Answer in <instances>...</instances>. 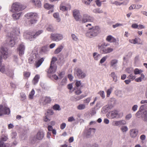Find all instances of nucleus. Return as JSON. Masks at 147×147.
I'll list each match as a JSON object with an SVG mask.
<instances>
[{
    "label": "nucleus",
    "instance_id": "nucleus-1",
    "mask_svg": "<svg viewBox=\"0 0 147 147\" xmlns=\"http://www.w3.org/2000/svg\"><path fill=\"white\" fill-rule=\"evenodd\" d=\"M43 32L42 30H39L36 32L33 31H27L24 33V36L25 38L28 39L30 41L34 40L42 33Z\"/></svg>",
    "mask_w": 147,
    "mask_h": 147
},
{
    "label": "nucleus",
    "instance_id": "nucleus-2",
    "mask_svg": "<svg viewBox=\"0 0 147 147\" xmlns=\"http://www.w3.org/2000/svg\"><path fill=\"white\" fill-rule=\"evenodd\" d=\"M100 28L98 26L89 28L85 34L86 36L90 38L96 36L99 33Z\"/></svg>",
    "mask_w": 147,
    "mask_h": 147
},
{
    "label": "nucleus",
    "instance_id": "nucleus-3",
    "mask_svg": "<svg viewBox=\"0 0 147 147\" xmlns=\"http://www.w3.org/2000/svg\"><path fill=\"white\" fill-rule=\"evenodd\" d=\"M1 55H0V71L4 73L5 71V68L3 65L1 64L2 61V57L4 59H7L8 57L7 49L6 48L2 47L1 49Z\"/></svg>",
    "mask_w": 147,
    "mask_h": 147
},
{
    "label": "nucleus",
    "instance_id": "nucleus-4",
    "mask_svg": "<svg viewBox=\"0 0 147 147\" xmlns=\"http://www.w3.org/2000/svg\"><path fill=\"white\" fill-rule=\"evenodd\" d=\"M11 11L14 12H18L24 9L25 8L20 3L15 2L13 3L11 7Z\"/></svg>",
    "mask_w": 147,
    "mask_h": 147
},
{
    "label": "nucleus",
    "instance_id": "nucleus-5",
    "mask_svg": "<svg viewBox=\"0 0 147 147\" xmlns=\"http://www.w3.org/2000/svg\"><path fill=\"white\" fill-rule=\"evenodd\" d=\"M74 75L75 77L80 79L85 78L86 76V73L84 72L81 69L77 68L74 71Z\"/></svg>",
    "mask_w": 147,
    "mask_h": 147
},
{
    "label": "nucleus",
    "instance_id": "nucleus-6",
    "mask_svg": "<svg viewBox=\"0 0 147 147\" xmlns=\"http://www.w3.org/2000/svg\"><path fill=\"white\" fill-rule=\"evenodd\" d=\"M17 39V37L15 35L10 34L9 35L7 41L8 45L11 47H13L15 44V40Z\"/></svg>",
    "mask_w": 147,
    "mask_h": 147
},
{
    "label": "nucleus",
    "instance_id": "nucleus-7",
    "mask_svg": "<svg viewBox=\"0 0 147 147\" xmlns=\"http://www.w3.org/2000/svg\"><path fill=\"white\" fill-rule=\"evenodd\" d=\"M50 38L53 41L58 42L62 40L63 38V36L61 34L54 33L51 34Z\"/></svg>",
    "mask_w": 147,
    "mask_h": 147
},
{
    "label": "nucleus",
    "instance_id": "nucleus-8",
    "mask_svg": "<svg viewBox=\"0 0 147 147\" xmlns=\"http://www.w3.org/2000/svg\"><path fill=\"white\" fill-rule=\"evenodd\" d=\"M10 111L9 108L2 105H0V116L4 115H9Z\"/></svg>",
    "mask_w": 147,
    "mask_h": 147
},
{
    "label": "nucleus",
    "instance_id": "nucleus-9",
    "mask_svg": "<svg viewBox=\"0 0 147 147\" xmlns=\"http://www.w3.org/2000/svg\"><path fill=\"white\" fill-rule=\"evenodd\" d=\"M109 117L111 119H114L115 118H119L122 116L123 113H118V112L115 110L111 111L109 113Z\"/></svg>",
    "mask_w": 147,
    "mask_h": 147
},
{
    "label": "nucleus",
    "instance_id": "nucleus-10",
    "mask_svg": "<svg viewBox=\"0 0 147 147\" xmlns=\"http://www.w3.org/2000/svg\"><path fill=\"white\" fill-rule=\"evenodd\" d=\"M94 20V18L89 15L85 14L83 15L82 22L86 23L88 22H93Z\"/></svg>",
    "mask_w": 147,
    "mask_h": 147
},
{
    "label": "nucleus",
    "instance_id": "nucleus-11",
    "mask_svg": "<svg viewBox=\"0 0 147 147\" xmlns=\"http://www.w3.org/2000/svg\"><path fill=\"white\" fill-rule=\"evenodd\" d=\"M73 15L76 21H80L82 17L80 11L77 9L73 11Z\"/></svg>",
    "mask_w": 147,
    "mask_h": 147
},
{
    "label": "nucleus",
    "instance_id": "nucleus-12",
    "mask_svg": "<svg viewBox=\"0 0 147 147\" xmlns=\"http://www.w3.org/2000/svg\"><path fill=\"white\" fill-rule=\"evenodd\" d=\"M95 130L94 128H90L86 130L85 132L86 137L88 138L92 137L95 133Z\"/></svg>",
    "mask_w": 147,
    "mask_h": 147
},
{
    "label": "nucleus",
    "instance_id": "nucleus-13",
    "mask_svg": "<svg viewBox=\"0 0 147 147\" xmlns=\"http://www.w3.org/2000/svg\"><path fill=\"white\" fill-rule=\"evenodd\" d=\"M51 101V99L50 97L45 96L42 97L40 99L39 102L42 105H45L50 103Z\"/></svg>",
    "mask_w": 147,
    "mask_h": 147
},
{
    "label": "nucleus",
    "instance_id": "nucleus-14",
    "mask_svg": "<svg viewBox=\"0 0 147 147\" xmlns=\"http://www.w3.org/2000/svg\"><path fill=\"white\" fill-rule=\"evenodd\" d=\"M25 47L23 44H20L18 48V51L19 52L20 56H21L24 54Z\"/></svg>",
    "mask_w": 147,
    "mask_h": 147
},
{
    "label": "nucleus",
    "instance_id": "nucleus-15",
    "mask_svg": "<svg viewBox=\"0 0 147 147\" xmlns=\"http://www.w3.org/2000/svg\"><path fill=\"white\" fill-rule=\"evenodd\" d=\"M129 132L131 137L132 138H134L138 135V131L136 129H132L130 130Z\"/></svg>",
    "mask_w": 147,
    "mask_h": 147
},
{
    "label": "nucleus",
    "instance_id": "nucleus-16",
    "mask_svg": "<svg viewBox=\"0 0 147 147\" xmlns=\"http://www.w3.org/2000/svg\"><path fill=\"white\" fill-rule=\"evenodd\" d=\"M118 61V60L116 59H113L111 60L110 62V67H113V68L115 69H117V63Z\"/></svg>",
    "mask_w": 147,
    "mask_h": 147
},
{
    "label": "nucleus",
    "instance_id": "nucleus-17",
    "mask_svg": "<svg viewBox=\"0 0 147 147\" xmlns=\"http://www.w3.org/2000/svg\"><path fill=\"white\" fill-rule=\"evenodd\" d=\"M65 4V2L62 3L60 5V9L62 11L67 10L68 9L70 10L71 9L70 6L69 5H67L65 6L64 5Z\"/></svg>",
    "mask_w": 147,
    "mask_h": 147
},
{
    "label": "nucleus",
    "instance_id": "nucleus-18",
    "mask_svg": "<svg viewBox=\"0 0 147 147\" xmlns=\"http://www.w3.org/2000/svg\"><path fill=\"white\" fill-rule=\"evenodd\" d=\"M38 15L37 13H35L30 12L26 14L25 16L28 19L32 18H33L37 17Z\"/></svg>",
    "mask_w": 147,
    "mask_h": 147
},
{
    "label": "nucleus",
    "instance_id": "nucleus-19",
    "mask_svg": "<svg viewBox=\"0 0 147 147\" xmlns=\"http://www.w3.org/2000/svg\"><path fill=\"white\" fill-rule=\"evenodd\" d=\"M53 5L50 4L49 3H46L44 5V7L45 9H51V10L48 11V13H50L53 12Z\"/></svg>",
    "mask_w": 147,
    "mask_h": 147
},
{
    "label": "nucleus",
    "instance_id": "nucleus-20",
    "mask_svg": "<svg viewBox=\"0 0 147 147\" xmlns=\"http://www.w3.org/2000/svg\"><path fill=\"white\" fill-rule=\"evenodd\" d=\"M109 45V44H108L106 42H104L100 45H99L98 46V49L100 50V52H102V50L103 49H104V48H105V47H107Z\"/></svg>",
    "mask_w": 147,
    "mask_h": 147
},
{
    "label": "nucleus",
    "instance_id": "nucleus-21",
    "mask_svg": "<svg viewBox=\"0 0 147 147\" xmlns=\"http://www.w3.org/2000/svg\"><path fill=\"white\" fill-rule=\"evenodd\" d=\"M113 50V48L110 47L105 48L100 53L102 54H107L111 52Z\"/></svg>",
    "mask_w": 147,
    "mask_h": 147
},
{
    "label": "nucleus",
    "instance_id": "nucleus-22",
    "mask_svg": "<svg viewBox=\"0 0 147 147\" xmlns=\"http://www.w3.org/2000/svg\"><path fill=\"white\" fill-rule=\"evenodd\" d=\"M57 66L56 65H50L48 72L50 73H54L56 70Z\"/></svg>",
    "mask_w": 147,
    "mask_h": 147
},
{
    "label": "nucleus",
    "instance_id": "nucleus-23",
    "mask_svg": "<svg viewBox=\"0 0 147 147\" xmlns=\"http://www.w3.org/2000/svg\"><path fill=\"white\" fill-rule=\"evenodd\" d=\"M31 1L33 5L37 7H40L41 5V2L39 0H31Z\"/></svg>",
    "mask_w": 147,
    "mask_h": 147
},
{
    "label": "nucleus",
    "instance_id": "nucleus-24",
    "mask_svg": "<svg viewBox=\"0 0 147 147\" xmlns=\"http://www.w3.org/2000/svg\"><path fill=\"white\" fill-rule=\"evenodd\" d=\"M22 13L21 12H20L18 13H15L13 14L12 16L13 19L14 20H16L19 19L20 16L22 15Z\"/></svg>",
    "mask_w": 147,
    "mask_h": 147
},
{
    "label": "nucleus",
    "instance_id": "nucleus-25",
    "mask_svg": "<svg viewBox=\"0 0 147 147\" xmlns=\"http://www.w3.org/2000/svg\"><path fill=\"white\" fill-rule=\"evenodd\" d=\"M126 124V122L125 120H122L115 122V125L119 126L124 125Z\"/></svg>",
    "mask_w": 147,
    "mask_h": 147
},
{
    "label": "nucleus",
    "instance_id": "nucleus-26",
    "mask_svg": "<svg viewBox=\"0 0 147 147\" xmlns=\"http://www.w3.org/2000/svg\"><path fill=\"white\" fill-rule=\"evenodd\" d=\"M63 48V46L62 45H60L59 46L55 51L54 53L57 54L61 52Z\"/></svg>",
    "mask_w": 147,
    "mask_h": 147
},
{
    "label": "nucleus",
    "instance_id": "nucleus-27",
    "mask_svg": "<svg viewBox=\"0 0 147 147\" xmlns=\"http://www.w3.org/2000/svg\"><path fill=\"white\" fill-rule=\"evenodd\" d=\"M44 137V134L42 132H38L36 135V138L39 140H42Z\"/></svg>",
    "mask_w": 147,
    "mask_h": 147
},
{
    "label": "nucleus",
    "instance_id": "nucleus-28",
    "mask_svg": "<svg viewBox=\"0 0 147 147\" xmlns=\"http://www.w3.org/2000/svg\"><path fill=\"white\" fill-rule=\"evenodd\" d=\"M141 117L143 120L147 123V112L146 111H144L142 114Z\"/></svg>",
    "mask_w": 147,
    "mask_h": 147
},
{
    "label": "nucleus",
    "instance_id": "nucleus-29",
    "mask_svg": "<svg viewBox=\"0 0 147 147\" xmlns=\"http://www.w3.org/2000/svg\"><path fill=\"white\" fill-rule=\"evenodd\" d=\"M40 76L38 75H36L34 77L32 81V82L34 84H36L38 81Z\"/></svg>",
    "mask_w": 147,
    "mask_h": 147
},
{
    "label": "nucleus",
    "instance_id": "nucleus-30",
    "mask_svg": "<svg viewBox=\"0 0 147 147\" xmlns=\"http://www.w3.org/2000/svg\"><path fill=\"white\" fill-rule=\"evenodd\" d=\"M53 16L54 18L56 19L57 22H59L60 21L61 19L59 18V13H54L53 14Z\"/></svg>",
    "mask_w": 147,
    "mask_h": 147
},
{
    "label": "nucleus",
    "instance_id": "nucleus-31",
    "mask_svg": "<svg viewBox=\"0 0 147 147\" xmlns=\"http://www.w3.org/2000/svg\"><path fill=\"white\" fill-rule=\"evenodd\" d=\"M8 138L6 136L3 135L1 136L0 140V143H1V144H3L4 143V142L6 141Z\"/></svg>",
    "mask_w": 147,
    "mask_h": 147
},
{
    "label": "nucleus",
    "instance_id": "nucleus-32",
    "mask_svg": "<svg viewBox=\"0 0 147 147\" xmlns=\"http://www.w3.org/2000/svg\"><path fill=\"white\" fill-rule=\"evenodd\" d=\"M113 107V106L112 105H107L104 106L102 108L103 110L105 111H107L109 109H111Z\"/></svg>",
    "mask_w": 147,
    "mask_h": 147
},
{
    "label": "nucleus",
    "instance_id": "nucleus-33",
    "mask_svg": "<svg viewBox=\"0 0 147 147\" xmlns=\"http://www.w3.org/2000/svg\"><path fill=\"white\" fill-rule=\"evenodd\" d=\"M128 2H129V1H124L123 2L120 3L118 2V1H116L115 2H114L113 3V4H115L116 5H119L120 6V5H121L122 4H124L125 3V2L126 3V4H127V3H128Z\"/></svg>",
    "mask_w": 147,
    "mask_h": 147
},
{
    "label": "nucleus",
    "instance_id": "nucleus-34",
    "mask_svg": "<svg viewBox=\"0 0 147 147\" xmlns=\"http://www.w3.org/2000/svg\"><path fill=\"white\" fill-rule=\"evenodd\" d=\"M77 109L79 110H82L86 108V105L84 104H80L77 107Z\"/></svg>",
    "mask_w": 147,
    "mask_h": 147
},
{
    "label": "nucleus",
    "instance_id": "nucleus-35",
    "mask_svg": "<svg viewBox=\"0 0 147 147\" xmlns=\"http://www.w3.org/2000/svg\"><path fill=\"white\" fill-rule=\"evenodd\" d=\"M110 76L112 77L114 82H116L117 81V76L115 72H112L110 74Z\"/></svg>",
    "mask_w": 147,
    "mask_h": 147
},
{
    "label": "nucleus",
    "instance_id": "nucleus-36",
    "mask_svg": "<svg viewBox=\"0 0 147 147\" xmlns=\"http://www.w3.org/2000/svg\"><path fill=\"white\" fill-rule=\"evenodd\" d=\"M44 60V59L43 58H42L39 59L36 62V67H38L42 64Z\"/></svg>",
    "mask_w": 147,
    "mask_h": 147
},
{
    "label": "nucleus",
    "instance_id": "nucleus-37",
    "mask_svg": "<svg viewBox=\"0 0 147 147\" xmlns=\"http://www.w3.org/2000/svg\"><path fill=\"white\" fill-rule=\"evenodd\" d=\"M93 11L95 13H100L103 12L102 10L100 8L95 9L93 10Z\"/></svg>",
    "mask_w": 147,
    "mask_h": 147
},
{
    "label": "nucleus",
    "instance_id": "nucleus-38",
    "mask_svg": "<svg viewBox=\"0 0 147 147\" xmlns=\"http://www.w3.org/2000/svg\"><path fill=\"white\" fill-rule=\"evenodd\" d=\"M36 18L37 17H36V18H31V19L29 21V24H31L32 25L36 23L37 21V20H36Z\"/></svg>",
    "mask_w": 147,
    "mask_h": 147
},
{
    "label": "nucleus",
    "instance_id": "nucleus-39",
    "mask_svg": "<svg viewBox=\"0 0 147 147\" xmlns=\"http://www.w3.org/2000/svg\"><path fill=\"white\" fill-rule=\"evenodd\" d=\"M93 57L95 60H98L100 58V55L97 53L95 52L93 53Z\"/></svg>",
    "mask_w": 147,
    "mask_h": 147
},
{
    "label": "nucleus",
    "instance_id": "nucleus-40",
    "mask_svg": "<svg viewBox=\"0 0 147 147\" xmlns=\"http://www.w3.org/2000/svg\"><path fill=\"white\" fill-rule=\"evenodd\" d=\"M35 94V91L34 89H32L31 91L30 92L29 98L30 99H32L33 98V96Z\"/></svg>",
    "mask_w": 147,
    "mask_h": 147
},
{
    "label": "nucleus",
    "instance_id": "nucleus-41",
    "mask_svg": "<svg viewBox=\"0 0 147 147\" xmlns=\"http://www.w3.org/2000/svg\"><path fill=\"white\" fill-rule=\"evenodd\" d=\"M121 129L123 132H126L128 130V128L126 126H123L121 127Z\"/></svg>",
    "mask_w": 147,
    "mask_h": 147
},
{
    "label": "nucleus",
    "instance_id": "nucleus-42",
    "mask_svg": "<svg viewBox=\"0 0 147 147\" xmlns=\"http://www.w3.org/2000/svg\"><path fill=\"white\" fill-rule=\"evenodd\" d=\"M57 60V59L56 57H53L52 59L50 65H56L55 64V63Z\"/></svg>",
    "mask_w": 147,
    "mask_h": 147
},
{
    "label": "nucleus",
    "instance_id": "nucleus-43",
    "mask_svg": "<svg viewBox=\"0 0 147 147\" xmlns=\"http://www.w3.org/2000/svg\"><path fill=\"white\" fill-rule=\"evenodd\" d=\"M67 78H64L62 80V81L60 83V84L61 86H63L65 85L67 83Z\"/></svg>",
    "mask_w": 147,
    "mask_h": 147
},
{
    "label": "nucleus",
    "instance_id": "nucleus-44",
    "mask_svg": "<svg viewBox=\"0 0 147 147\" xmlns=\"http://www.w3.org/2000/svg\"><path fill=\"white\" fill-rule=\"evenodd\" d=\"M98 94H99L102 98H104L105 97V92L103 91H100L98 92Z\"/></svg>",
    "mask_w": 147,
    "mask_h": 147
},
{
    "label": "nucleus",
    "instance_id": "nucleus-45",
    "mask_svg": "<svg viewBox=\"0 0 147 147\" xmlns=\"http://www.w3.org/2000/svg\"><path fill=\"white\" fill-rule=\"evenodd\" d=\"M147 104H144L141 105L140 108L139 110L141 112L142 111H143L144 109L146 110Z\"/></svg>",
    "mask_w": 147,
    "mask_h": 147
},
{
    "label": "nucleus",
    "instance_id": "nucleus-46",
    "mask_svg": "<svg viewBox=\"0 0 147 147\" xmlns=\"http://www.w3.org/2000/svg\"><path fill=\"white\" fill-rule=\"evenodd\" d=\"M129 42L131 43L136 44L138 43V40L136 38L134 39H130L129 40Z\"/></svg>",
    "mask_w": 147,
    "mask_h": 147
},
{
    "label": "nucleus",
    "instance_id": "nucleus-47",
    "mask_svg": "<svg viewBox=\"0 0 147 147\" xmlns=\"http://www.w3.org/2000/svg\"><path fill=\"white\" fill-rule=\"evenodd\" d=\"M142 72L141 70H139L138 68H136L134 70V74L136 75L140 74Z\"/></svg>",
    "mask_w": 147,
    "mask_h": 147
},
{
    "label": "nucleus",
    "instance_id": "nucleus-48",
    "mask_svg": "<svg viewBox=\"0 0 147 147\" xmlns=\"http://www.w3.org/2000/svg\"><path fill=\"white\" fill-rule=\"evenodd\" d=\"M42 51L44 52H46L47 51H49V48L47 46H45L42 47L41 49Z\"/></svg>",
    "mask_w": 147,
    "mask_h": 147
},
{
    "label": "nucleus",
    "instance_id": "nucleus-49",
    "mask_svg": "<svg viewBox=\"0 0 147 147\" xmlns=\"http://www.w3.org/2000/svg\"><path fill=\"white\" fill-rule=\"evenodd\" d=\"M53 109L55 110H60L61 109L59 105L58 104L55 105L53 107Z\"/></svg>",
    "mask_w": 147,
    "mask_h": 147
},
{
    "label": "nucleus",
    "instance_id": "nucleus-50",
    "mask_svg": "<svg viewBox=\"0 0 147 147\" xmlns=\"http://www.w3.org/2000/svg\"><path fill=\"white\" fill-rule=\"evenodd\" d=\"M71 36L73 40L74 41H77L78 40V37L74 34H72L71 35Z\"/></svg>",
    "mask_w": 147,
    "mask_h": 147
},
{
    "label": "nucleus",
    "instance_id": "nucleus-51",
    "mask_svg": "<svg viewBox=\"0 0 147 147\" xmlns=\"http://www.w3.org/2000/svg\"><path fill=\"white\" fill-rule=\"evenodd\" d=\"M13 31L14 34H11L15 35H16L15 34H16V35H18L20 33V30L19 28H15Z\"/></svg>",
    "mask_w": 147,
    "mask_h": 147
},
{
    "label": "nucleus",
    "instance_id": "nucleus-52",
    "mask_svg": "<svg viewBox=\"0 0 147 147\" xmlns=\"http://www.w3.org/2000/svg\"><path fill=\"white\" fill-rule=\"evenodd\" d=\"M113 90V88L112 87H111L109 89H108L107 91V96L109 97L111 92Z\"/></svg>",
    "mask_w": 147,
    "mask_h": 147
},
{
    "label": "nucleus",
    "instance_id": "nucleus-53",
    "mask_svg": "<svg viewBox=\"0 0 147 147\" xmlns=\"http://www.w3.org/2000/svg\"><path fill=\"white\" fill-rule=\"evenodd\" d=\"M20 97L22 100H23L26 98V95L24 93H20Z\"/></svg>",
    "mask_w": 147,
    "mask_h": 147
},
{
    "label": "nucleus",
    "instance_id": "nucleus-54",
    "mask_svg": "<svg viewBox=\"0 0 147 147\" xmlns=\"http://www.w3.org/2000/svg\"><path fill=\"white\" fill-rule=\"evenodd\" d=\"M30 72L27 71H25L24 72V75L25 78H28L30 76Z\"/></svg>",
    "mask_w": 147,
    "mask_h": 147
},
{
    "label": "nucleus",
    "instance_id": "nucleus-55",
    "mask_svg": "<svg viewBox=\"0 0 147 147\" xmlns=\"http://www.w3.org/2000/svg\"><path fill=\"white\" fill-rule=\"evenodd\" d=\"M108 57L107 56H106L103 57L100 61V63H102L105 62L106 60Z\"/></svg>",
    "mask_w": 147,
    "mask_h": 147
},
{
    "label": "nucleus",
    "instance_id": "nucleus-56",
    "mask_svg": "<svg viewBox=\"0 0 147 147\" xmlns=\"http://www.w3.org/2000/svg\"><path fill=\"white\" fill-rule=\"evenodd\" d=\"M126 71L129 74H131L134 71L133 68H127L126 69Z\"/></svg>",
    "mask_w": 147,
    "mask_h": 147
},
{
    "label": "nucleus",
    "instance_id": "nucleus-57",
    "mask_svg": "<svg viewBox=\"0 0 147 147\" xmlns=\"http://www.w3.org/2000/svg\"><path fill=\"white\" fill-rule=\"evenodd\" d=\"M123 26V24H122L116 23L115 24L113 25L112 26V27L113 28H115L117 27H118L119 26Z\"/></svg>",
    "mask_w": 147,
    "mask_h": 147
},
{
    "label": "nucleus",
    "instance_id": "nucleus-58",
    "mask_svg": "<svg viewBox=\"0 0 147 147\" xmlns=\"http://www.w3.org/2000/svg\"><path fill=\"white\" fill-rule=\"evenodd\" d=\"M91 100V97H88L86 99L84 100V103L88 105V103L90 102V100Z\"/></svg>",
    "mask_w": 147,
    "mask_h": 147
},
{
    "label": "nucleus",
    "instance_id": "nucleus-59",
    "mask_svg": "<svg viewBox=\"0 0 147 147\" xmlns=\"http://www.w3.org/2000/svg\"><path fill=\"white\" fill-rule=\"evenodd\" d=\"M92 0H83V2L87 5H89Z\"/></svg>",
    "mask_w": 147,
    "mask_h": 147
},
{
    "label": "nucleus",
    "instance_id": "nucleus-60",
    "mask_svg": "<svg viewBox=\"0 0 147 147\" xmlns=\"http://www.w3.org/2000/svg\"><path fill=\"white\" fill-rule=\"evenodd\" d=\"M138 108V105H135L132 107V110L134 112H135L137 110Z\"/></svg>",
    "mask_w": 147,
    "mask_h": 147
},
{
    "label": "nucleus",
    "instance_id": "nucleus-61",
    "mask_svg": "<svg viewBox=\"0 0 147 147\" xmlns=\"http://www.w3.org/2000/svg\"><path fill=\"white\" fill-rule=\"evenodd\" d=\"M113 36L111 35H109L106 38V40L107 41L111 42V40H112V38Z\"/></svg>",
    "mask_w": 147,
    "mask_h": 147
},
{
    "label": "nucleus",
    "instance_id": "nucleus-62",
    "mask_svg": "<svg viewBox=\"0 0 147 147\" xmlns=\"http://www.w3.org/2000/svg\"><path fill=\"white\" fill-rule=\"evenodd\" d=\"M82 93L80 89H76L75 91V93L77 95H79Z\"/></svg>",
    "mask_w": 147,
    "mask_h": 147
},
{
    "label": "nucleus",
    "instance_id": "nucleus-63",
    "mask_svg": "<svg viewBox=\"0 0 147 147\" xmlns=\"http://www.w3.org/2000/svg\"><path fill=\"white\" fill-rule=\"evenodd\" d=\"M131 27L134 29H138L139 26L138 24L136 23H134L133 24L131 25Z\"/></svg>",
    "mask_w": 147,
    "mask_h": 147
},
{
    "label": "nucleus",
    "instance_id": "nucleus-64",
    "mask_svg": "<svg viewBox=\"0 0 147 147\" xmlns=\"http://www.w3.org/2000/svg\"><path fill=\"white\" fill-rule=\"evenodd\" d=\"M75 121V119L74 117L72 116L69 117L68 119V121L69 122H71Z\"/></svg>",
    "mask_w": 147,
    "mask_h": 147
}]
</instances>
